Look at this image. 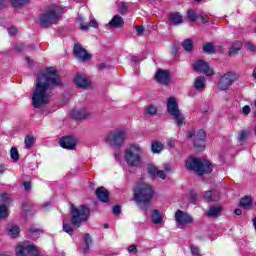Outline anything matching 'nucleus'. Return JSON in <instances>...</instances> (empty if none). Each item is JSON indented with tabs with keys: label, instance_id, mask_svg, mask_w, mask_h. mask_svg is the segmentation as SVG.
Listing matches in <instances>:
<instances>
[{
	"label": "nucleus",
	"instance_id": "nucleus-1",
	"mask_svg": "<svg viewBox=\"0 0 256 256\" xmlns=\"http://www.w3.org/2000/svg\"><path fill=\"white\" fill-rule=\"evenodd\" d=\"M62 81L55 67H49L40 72L36 77V84L32 90V106L41 109L51 103L53 89L61 87Z\"/></svg>",
	"mask_w": 256,
	"mask_h": 256
},
{
	"label": "nucleus",
	"instance_id": "nucleus-2",
	"mask_svg": "<svg viewBox=\"0 0 256 256\" xmlns=\"http://www.w3.org/2000/svg\"><path fill=\"white\" fill-rule=\"evenodd\" d=\"M63 13H65L63 7L53 4L48 6L45 12L38 16L36 23L43 29H47V27H51L55 21L61 19Z\"/></svg>",
	"mask_w": 256,
	"mask_h": 256
},
{
	"label": "nucleus",
	"instance_id": "nucleus-3",
	"mask_svg": "<svg viewBox=\"0 0 256 256\" xmlns=\"http://www.w3.org/2000/svg\"><path fill=\"white\" fill-rule=\"evenodd\" d=\"M144 153L145 150L141 144L133 143L126 147L124 151V159L130 167H139Z\"/></svg>",
	"mask_w": 256,
	"mask_h": 256
},
{
	"label": "nucleus",
	"instance_id": "nucleus-4",
	"mask_svg": "<svg viewBox=\"0 0 256 256\" xmlns=\"http://www.w3.org/2000/svg\"><path fill=\"white\" fill-rule=\"evenodd\" d=\"M153 188L151 185L147 183H140L136 185V188L134 190V199L136 203H138L141 207V205H145V207H149V203L151 199H153Z\"/></svg>",
	"mask_w": 256,
	"mask_h": 256
},
{
	"label": "nucleus",
	"instance_id": "nucleus-5",
	"mask_svg": "<svg viewBox=\"0 0 256 256\" xmlns=\"http://www.w3.org/2000/svg\"><path fill=\"white\" fill-rule=\"evenodd\" d=\"M186 167L198 175H205V173H211V171H213V165L211 162L193 157L186 160Z\"/></svg>",
	"mask_w": 256,
	"mask_h": 256
},
{
	"label": "nucleus",
	"instance_id": "nucleus-6",
	"mask_svg": "<svg viewBox=\"0 0 256 256\" xmlns=\"http://www.w3.org/2000/svg\"><path fill=\"white\" fill-rule=\"evenodd\" d=\"M127 140V131L125 129H116L108 132L104 136V141L111 147H121Z\"/></svg>",
	"mask_w": 256,
	"mask_h": 256
},
{
	"label": "nucleus",
	"instance_id": "nucleus-7",
	"mask_svg": "<svg viewBox=\"0 0 256 256\" xmlns=\"http://www.w3.org/2000/svg\"><path fill=\"white\" fill-rule=\"evenodd\" d=\"M167 109L169 115L174 119L177 127H181L185 123V116L179 110V104L177 103V99L175 97H170L167 100Z\"/></svg>",
	"mask_w": 256,
	"mask_h": 256
},
{
	"label": "nucleus",
	"instance_id": "nucleus-8",
	"mask_svg": "<svg viewBox=\"0 0 256 256\" xmlns=\"http://www.w3.org/2000/svg\"><path fill=\"white\" fill-rule=\"evenodd\" d=\"M90 211L87 206L82 205L80 207L71 208V223L74 227H81V223H85L89 219Z\"/></svg>",
	"mask_w": 256,
	"mask_h": 256
},
{
	"label": "nucleus",
	"instance_id": "nucleus-9",
	"mask_svg": "<svg viewBox=\"0 0 256 256\" xmlns=\"http://www.w3.org/2000/svg\"><path fill=\"white\" fill-rule=\"evenodd\" d=\"M236 81H239V74L231 71L226 72L220 77L218 89L220 91H227Z\"/></svg>",
	"mask_w": 256,
	"mask_h": 256
},
{
	"label": "nucleus",
	"instance_id": "nucleus-10",
	"mask_svg": "<svg viewBox=\"0 0 256 256\" xmlns=\"http://www.w3.org/2000/svg\"><path fill=\"white\" fill-rule=\"evenodd\" d=\"M191 137H194V147H196L198 151H203V149H205V137H207L205 130L200 129L197 132H195V130L189 131L187 138L191 139Z\"/></svg>",
	"mask_w": 256,
	"mask_h": 256
},
{
	"label": "nucleus",
	"instance_id": "nucleus-11",
	"mask_svg": "<svg viewBox=\"0 0 256 256\" xmlns=\"http://www.w3.org/2000/svg\"><path fill=\"white\" fill-rule=\"evenodd\" d=\"M16 256H38L39 248L30 242H24L18 246H16Z\"/></svg>",
	"mask_w": 256,
	"mask_h": 256
},
{
	"label": "nucleus",
	"instance_id": "nucleus-12",
	"mask_svg": "<svg viewBox=\"0 0 256 256\" xmlns=\"http://www.w3.org/2000/svg\"><path fill=\"white\" fill-rule=\"evenodd\" d=\"M174 219L180 229H183V227H187V225H191V223H193V216L182 210L176 211Z\"/></svg>",
	"mask_w": 256,
	"mask_h": 256
},
{
	"label": "nucleus",
	"instance_id": "nucleus-13",
	"mask_svg": "<svg viewBox=\"0 0 256 256\" xmlns=\"http://www.w3.org/2000/svg\"><path fill=\"white\" fill-rule=\"evenodd\" d=\"M11 197L5 192H0V219H7L9 217V210L7 207L11 205Z\"/></svg>",
	"mask_w": 256,
	"mask_h": 256
},
{
	"label": "nucleus",
	"instance_id": "nucleus-14",
	"mask_svg": "<svg viewBox=\"0 0 256 256\" xmlns=\"http://www.w3.org/2000/svg\"><path fill=\"white\" fill-rule=\"evenodd\" d=\"M194 71L198 73H204L207 77L214 75L213 69L209 67V64L205 60H196L192 65Z\"/></svg>",
	"mask_w": 256,
	"mask_h": 256
},
{
	"label": "nucleus",
	"instance_id": "nucleus-15",
	"mask_svg": "<svg viewBox=\"0 0 256 256\" xmlns=\"http://www.w3.org/2000/svg\"><path fill=\"white\" fill-rule=\"evenodd\" d=\"M155 79L157 83H160L161 85H169L171 81V75L167 70H158L155 74Z\"/></svg>",
	"mask_w": 256,
	"mask_h": 256
},
{
	"label": "nucleus",
	"instance_id": "nucleus-16",
	"mask_svg": "<svg viewBox=\"0 0 256 256\" xmlns=\"http://www.w3.org/2000/svg\"><path fill=\"white\" fill-rule=\"evenodd\" d=\"M74 55L80 61H89L91 59V55L79 44L74 45Z\"/></svg>",
	"mask_w": 256,
	"mask_h": 256
},
{
	"label": "nucleus",
	"instance_id": "nucleus-17",
	"mask_svg": "<svg viewBox=\"0 0 256 256\" xmlns=\"http://www.w3.org/2000/svg\"><path fill=\"white\" fill-rule=\"evenodd\" d=\"M77 146V139L73 136H64L60 139V147L63 149H75Z\"/></svg>",
	"mask_w": 256,
	"mask_h": 256
},
{
	"label": "nucleus",
	"instance_id": "nucleus-18",
	"mask_svg": "<svg viewBox=\"0 0 256 256\" xmlns=\"http://www.w3.org/2000/svg\"><path fill=\"white\" fill-rule=\"evenodd\" d=\"M147 169H148V175L152 179H156V177H158L159 179H165L166 177L165 172L163 170H159L157 166L153 164H149Z\"/></svg>",
	"mask_w": 256,
	"mask_h": 256
},
{
	"label": "nucleus",
	"instance_id": "nucleus-19",
	"mask_svg": "<svg viewBox=\"0 0 256 256\" xmlns=\"http://www.w3.org/2000/svg\"><path fill=\"white\" fill-rule=\"evenodd\" d=\"M71 117L73 119H89V116L91 115V112L89 109H80V110H72L70 113Z\"/></svg>",
	"mask_w": 256,
	"mask_h": 256
},
{
	"label": "nucleus",
	"instance_id": "nucleus-20",
	"mask_svg": "<svg viewBox=\"0 0 256 256\" xmlns=\"http://www.w3.org/2000/svg\"><path fill=\"white\" fill-rule=\"evenodd\" d=\"M74 82L77 87H80L81 89H87V87L91 85V82L89 81V79H87V76L85 75H76Z\"/></svg>",
	"mask_w": 256,
	"mask_h": 256
},
{
	"label": "nucleus",
	"instance_id": "nucleus-21",
	"mask_svg": "<svg viewBox=\"0 0 256 256\" xmlns=\"http://www.w3.org/2000/svg\"><path fill=\"white\" fill-rule=\"evenodd\" d=\"M207 86V79L204 76H198L195 78L193 87L196 91H205V87Z\"/></svg>",
	"mask_w": 256,
	"mask_h": 256
},
{
	"label": "nucleus",
	"instance_id": "nucleus-22",
	"mask_svg": "<svg viewBox=\"0 0 256 256\" xmlns=\"http://www.w3.org/2000/svg\"><path fill=\"white\" fill-rule=\"evenodd\" d=\"M170 25H181L183 23V16L179 12H172L168 16Z\"/></svg>",
	"mask_w": 256,
	"mask_h": 256
},
{
	"label": "nucleus",
	"instance_id": "nucleus-23",
	"mask_svg": "<svg viewBox=\"0 0 256 256\" xmlns=\"http://www.w3.org/2000/svg\"><path fill=\"white\" fill-rule=\"evenodd\" d=\"M96 197L101 201L102 203L109 202V192L105 187H100L96 189Z\"/></svg>",
	"mask_w": 256,
	"mask_h": 256
},
{
	"label": "nucleus",
	"instance_id": "nucleus-24",
	"mask_svg": "<svg viewBox=\"0 0 256 256\" xmlns=\"http://www.w3.org/2000/svg\"><path fill=\"white\" fill-rule=\"evenodd\" d=\"M204 199L208 203H211V201H219V199H221V194L217 190L207 191L204 194Z\"/></svg>",
	"mask_w": 256,
	"mask_h": 256
},
{
	"label": "nucleus",
	"instance_id": "nucleus-25",
	"mask_svg": "<svg viewBox=\"0 0 256 256\" xmlns=\"http://www.w3.org/2000/svg\"><path fill=\"white\" fill-rule=\"evenodd\" d=\"M110 27H114V29H121L123 25H125V21L123 20V17L119 15H115L111 21L108 23Z\"/></svg>",
	"mask_w": 256,
	"mask_h": 256
},
{
	"label": "nucleus",
	"instance_id": "nucleus-26",
	"mask_svg": "<svg viewBox=\"0 0 256 256\" xmlns=\"http://www.w3.org/2000/svg\"><path fill=\"white\" fill-rule=\"evenodd\" d=\"M222 211H223V206L214 205L209 208L206 215H207V217H219V215H221Z\"/></svg>",
	"mask_w": 256,
	"mask_h": 256
},
{
	"label": "nucleus",
	"instance_id": "nucleus-27",
	"mask_svg": "<svg viewBox=\"0 0 256 256\" xmlns=\"http://www.w3.org/2000/svg\"><path fill=\"white\" fill-rule=\"evenodd\" d=\"M151 219L154 225H161L163 223V214H161L159 210H153L151 213Z\"/></svg>",
	"mask_w": 256,
	"mask_h": 256
},
{
	"label": "nucleus",
	"instance_id": "nucleus-28",
	"mask_svg": "<svg viewBox=\"0 0 256 256\" xmlns=\"http://www.w3.org/2000/svg\"><path fill=\"white\" fill-rule=\"evenodd\" d=\"M7 233L9 237L15 239V237H19V233H21V229L17 225H9L7 227Z\"/></svg>",
	"mask_w": 256,
	"mask_h": 256
},
{
	"label": "nucleus",
	"instance_id": "nucleus-29",
	"mask_svg": "<svg viewBox=\"0 0 256 256\" xmlns=\"http://www.w3.org/2000/svg\"><path fill=\"white\" fill-rule=\"evenodd\" d=\"M242 47H243V44L241 43V41H235L230 47V50H229L230 56L235 57V55H237V52L241 51Z\"/></svg>",
	"mask_w": 256,
	"mask_h": 256
},
{
	"label": "nucleus",
	"instance_id": "nucleus-30",
	"mask_svg": "<svg viewBox=\"0 0 256 256\" xmlns=\"http://www.w3.org/2000/svg\"><path fill=\"white\" fill-rule=\"evenodd\" d=\"M151 151L156 154L161 153V151H163V144L159 141H153L151 144Z\"/></svg>",
	"mask_w": 256,
	"mask_h": 256
},
{
	"label": "nucleus",
	"instance_id": "nucleus-31",
	"mask_svg": "<svg viewBox=\"0 0 256 256\" xmlns=\"http://www.w3.org/2000/svg\"><path fill=\"white\" fill-rule=\"evenodd\" d=\"M24 143H25L26 149H31V147H33V145L35 143V136H33L31 134L26 136Z\"/></svg>",
	"mask_w": 256,
	"mask_h": 256
},
{
	"label": "nucleus",
	"instance_id": "nucleus-32",
	"mask_svg": "<svg viewBox=\"0 0 256 256\" xmlns=\"http://www.w3.org/2000/svg\"><path fill=\"white\" fill-rule=\"evenodd\" d=\"M251 203H253V199L249 196H245L240 200V207L247 209V207H251Z\"/></svg>",
	"mask_w": 256,
	"mask_h": 256
},
{
	"label": "nucleus",
	"instance_id": "nucleus-33",
	"mask_svg": "<svg viewBox=\"0 0 256 256\" xmlns=\"http://www.w3.org/2000/svg\"><path fill=\"white\" fill-rule=\"evenodd\" d=\"M85 247L83 248V253H89V245L91 244V236L89 234H85L84 237Z\"/></svg>",
	"mask_w": 256,
	"mask_h": 256
},
{
	"label": "nucleus",
	"instance_id": "nucleus-34",
	"mask_svg": "<svg viewBox=\"0 0 256 256\" xmlns=\"http://www.w3.org/2000/svg\"><path fill=\"white\" fill-rule=\"evenodd\" d=\"M10 3L12 7L18 8L23 7V5H27V3H29V0H10Z\"/></svg>",
	"mask_w": 256,
	"mask_h": 256
},
{
	"label": "nucleus",
	"instance_id": "nucleus-35",
	"mask_svg": "<svg viewBox=\"0 0 256 256\" xmlns=\"http://www.w3.org/2000/svg\"><path fill=\"white\" fill-rule=\"evenodd\" d=\"M247 137H249V130H242L238 134V141L243 143V141H247Z\"/></svg>",
	"mask_w": 256,
	"mask_h": 256
},
{
	"label": "nucleus",
	"instance_id": "nucleus-36",
	"mask_svg": "<svg viewBox=\"0 0 256 256\" xmlns=\"http://www.w3.org/2000/svg\"><path fill=\"white\" fill-rule=\"evenodd\" d=\"M62 229L64 233H67L68 235H70V237H72L74 231H73V228L71 227V224L64 222Z\"/></svg>",
	"mask_w": 256,
	"mask_h": 256
},
{
	"label": "nucleus",
	"instance_id": "nucleus-37",
	"mask_svg": "<svg viewBox=\"0 0 256 256\" xmlns=\"http://www.w3.org/2000/svg\"><path fill=\"white\" fill-rule=\"evenodd\" d=\"M203 51L205 53H215V46H213V43H207L203 46Z\"/></svg>",
	"mask_w": 256,
	"mask_h": 256
},
{
	"label": "nucleus",
	"instance_id": "nucleus-38",
	"mask_svg": "<svg viewBox=\"0 0 256 256\" xmlns=\"http://www.w3.org/2000/svg\"><path fill=\"white\" fill-rule=\"evenodd\" d=\"M182 46L184 47L185 51H191V49H193V41H191V39H186L182 43Z\"/></svg>",
	"mask_w": 256,
	"mask_h": 256
},
{
	"label": "nucleus",
	"instance_id": "nucleus-39",
	"mask_svg": "<svg viewBox=\"0 0 256 256\" xmlns=\"http://www.w3.org/2000/svg\"><path fill=\"white\" fill-rule=\"evenodd\" d=\"M187 15L189 21L195 22L197 19H199V14H196L193 10H188Z\"/></svg>",
	"mask_w": 256,
	"mask_h": 256
},
{
	"label": "nucleus",
	"instance_id": "nucleus-40",
	"mask_svg": "<svg viewBox=\"0 0 256 256\" xmlns=\"http://www.w3.org/2000/svg\"><path fill=\"white\" fill-rule=\"evenodd\" d=\"M10 155L13 161H19V151L17 150V148L12 147L10 150Z\"/></svg>",
	"mask_w": 256,
	"mask_h": 256
},
{
	"label": "nucleus",
	"instance_id": "nucleus-41",
	"mask_svg": "<svg viewBox=\"0 0 256 256\" xmlns=\"http://www.w3.org/2000/svg\"><path fill=\"white\" fill-rule=\"evenodd\" d=\"M77 22L80 25V29L82 31H88L89 30V26L87 24H83V16H79Z\"/></svg>",
	"mask_w": 256,
	"mask_h": 256
},
{
	"label": "nucleus",
	"instance_id": "nucleus-42",
	"mask_svg": "<svg viewBox=\"0 0 256 256\" xmlns=\"http://www.w3.org/2000/svg\"><path fill=\"white\" fill-rule=\"evenodd\" d=\"M147 115H156L157 114V108L155 105H150L146 109Z\"/></svg>",
	"mask_w": 256,
	"mask_h": 256
},
{
	"label": "nucleus",
	"instance_id": "nucleus-43",
	"mask_svg": "<svg viewBox=\"0 0 256 256\" xmlns=\"http://www.w3.org/2000/svg\"><path fill=\"white\" fill-rule=\"evenodd\" d=\"M245 49H247V51L253 52L255 51V46L253 44H251V42H247L244 45Z\"/></svg>",
	"mask_w": 256,
	"mask_h": 256
},
{
	"label": "nucleus",
	"instance_id": "nucleus-44",
	"mask_svg": "<svg viewBox=\"0 0 256 256\" xmlns=\"http://www.w3.org/2000/svg\"><path fill=\"white\" fill-rule=\"evenodd\" d=\"M243 115H249L251 113V107L249 105H246L242 108Z\"/></svg>",
	"mask_w": 256,
	"mask_h": 256
},
{
	"label": "nucleus",
	"instance_id": "nucleus-45",
	"mask_svg": "<svg viewBox=\"0 0 256 256\" xmlns=\"http://www.w3.org/2000/svg\"><path fill=\"white\" fill-rule=\"evenodd\" d=\"M118 11L121 13V15H124V13H127V5L121 4Z\"/></svg>",
	"mask_w": 256,
	"mask_h": 256
},
{
	"label": "nucleus",
	"instance_id": "nucleus-46",
	"mask_svg": "<svg viewBox=\"0 0 256 256\" xmlns=\"http://www.w3.org/2000/svg\"><path fill=\"white\" fill-rule=\"evenodd\" d=\"M89 27H93L94 29H97V27H99V23H97V20L91 19L89 22Z\"/></svg>",
	"mask_w": 256,
	"mask_h": 256
},
{
	"label": "nucleus",
	"instance_id": "nucleus-47",
	"mask_svg": "<svg viewBox=\"0 0 256 256\" xmlns=\"http://www.w3.org/2000/svg\"><path fill=\"white\" fill-rule=\"evenodd\" d=\"M8 33H9V35H17V28L11 26V27L8 29Z\"/></svg>",
	"mask_w": 256,
	"mask_h": 256
},
{
	"label": "nucleus",
	"instance_id": "nucleus-48",
	"mask_svg": "<svg viewBox=\"0 0 256 256\" xmlns=\"http://www.w3.org/2000/svg\"><path fill=\"white\" fill-rule=\"evenodd\" d=\"M112 213L114 215H119V213H121V207L119 206H114L113 209H112Z\"/></svg>",
	"mask_w": 256,
	"mask_h": 256
},
{
	"label": "nucleus",
	"instance_id": "nucleus-49",
	"mask_svg": "<svg viewBox=\"0 0 256 256\" xmlns=\"http://www.w3.org/2000/svg\"><path fill=\"white\" fill-rule=\"evenodd\" d=\"M144 32H145V28H143V26L136 27V33H138V35H143Z\"/></svg>",
	"mask_w": 256,
	"mask_h": 256
},
{
	"label": "nucleus",
	"instance_id": "nucleus-50",
	"mask_svg": "<svg viewBox=\"0 0 256 256\" xmlns=\"http://www.w3.org/2000/svg\"><path fill=\"white\" fill-rule=\"evenodd\" d=\"M128 253H137V247L135 245L129 246Z\"/></svg>",
	"mask_w": 256,
	"mask_h": 256
},
{
	"label": "nucleus",
	"instance_id": "nucleus-51",
	"mask_svg": "<svg viewBox=\"0 0 256 256\" xmlns=\"http://www.w3.org/2000/svg\"><path fill=\"white\" fill-rule=\"evenodd\" d=\"M23 185H24L25 191L31 190V182H24Z\"/></svg>",
	"mask_w": 256,
	"mask_h": 256
},
{
	"label": "nucleus",
	"instance_id": "nucleus-52",
	"mask_svg": "<svg viewBox=\"0 0 256 256\" xmlns=\"http://www.w3.org/2000/svg\"><path fill=\"white\" fill-rule=\"evenodd\" d=\"M191 252H192V255H199V248L192 246Z\"/></svg>",
	"mask_w": 256,
	"mask_h": 256
},
{
	"label": "nucleus",
	"instance_id": "nucleus-53",
	"mask_svg": "<svg viewBox=\"0 0 256 256\" xmlns=\"http://www.w3.org/2000/svg\"><path fill=\"white\" fill-rule=\"evenodd\" d=\"M198 19H201L202 23H209V20L201 14H198Z\"/></svg>",
	"mask_w": 256,
	"mask_h": 256
},
{
	"label": "nucleus",
	"instance_id": "nucleus-54",
	"mask_svg": "<svg viewBox=\"0 0 256 256\" xmlns=\"http://www.w3.org/2000/svg\"><path fill=\"white\" fill-rule=\"evenodd\" d=\"M24 49H25V45H23V44H17L15 46L16 51H23Z\"/></svg>",
	"mask_w": 256,
	"mask_h": 256
},
{
	"label": "nucleus",
	"instance_id": "nucleus-55",
	"mask_svg": "<svg viewBox=\"0 0 256 256\" xmlns=\"http://www.w3.org/2000/svg\"><path fill=\"white\" fill-rule=\"evenodd\" d=\"M168 147H175V140H169L167 142Z\"/></svg>",
	"mask_w": 256,
	"mask_h": 256
},
{
	"label": "nucleus",
	"instance_id": "nucleus-56",
	"mask_svg": "<svg viewBox=\"0 0 256 256\" xmlns=\"http://www.w3.org/2000/svg\"><path fill=\"white\" fill-rule=\"evenodd\" d=\"M164 169H165L166 171H173V167H172L171 165H169V164L165 165V166H164Z\"/></svg>",
	"mask_w": 256,
	"mask_h": 256
},
{
	"label": "nucleus",
	"instance_id": "nucleus-57",
	"mask_svg": "<svg viewBox=\"0 0 256 256\" xmlns=\"http://www.w3.org/2000/svg\"><path fill=\"white\" fill-rule=\"evenodd\" d=\"M6 171V168L4 165H0V175H3Z\"/></svg>",
	"mask_w": 256,
	"mask_h": 256
},
{
	"label": "nucleus",
	"instance_id": "nucleus-58",
	"mask_svg": "<svg viewBox=\"0 0 256 256\" xmlns=\"http://www.w3.org/2000/svg\"><path fill=\"white\" fill-rule=\"evenodd\" d=\"M131 61H133L134 63H139V58L137 56H132Z\"/></svg>",
	"mask_w": 256,
	"mask_h": 256
},
{
	"label": "nucleus",
	"instance_id": "nucleus-59",
	"mask_svg": "<svg viewBox=\"0 0 256 256\" xmlns=\"http://www.w3.org/2000/svg\"><path fill=\"white\" fill-rule=\"evenodd\" d=\"M243 211L239 208L235 210V215H242Z\"/></svg>",
	"mask_w": 256,
	"mask_h": 256
},
{
	"label": "nucleus",
	"instance_id": "nucleus-60",
	"mask_svg": "<svg viewBox=\"0 0 256 256\" xmlns=\"http://www.w3.org/2000/svg\"><path fill=\"white\" fill-rule=\"evenodd\" d=\"M5 7V1L0 0V9H3Z\"/></svg>",
	"mask_w": 256,
	"mask_h": 256
},
{
	"label": "nucleus",
	"instance_id": "nucleus-61",
	"mask_svg": "<svg viewBox=\"0 0 256 256\" xmlns=\"http://www.w3.org/2000/svg\"><path fill=\"white\" fill-rule=\"evenodd\" d=\"M26 61H27L28 65H32L31 59L26 58Z\"/></svg>",
	"mask_w": 256,
	"mask_h": 256
},
{
	"label": "nucleus",
	"instance_id": "nucleus-62",
	"mask_svg": "<svg viewBox=\"0 0 256 256\" xmlns=\"http://www.w3.org/2000/svg\"><path fill=\"white\" fill-rule=\"evenodd\" d=\"M104 229H109V224H104Z\"/></svg>",
	"mask_w": 256,
	"mask_h": 256
},
{
	"label": "nucleus",
	"instance_id": "nucleus-63",
	"mask_svg": "<svg viewBox=\"0 0 256 256\" xmlns=\"http://www.w3.org/2000/svg\"><path fill=\"white\" fill-rule=\"evenodd\" d=\"M101 69H105V64H100Z\"/></svg>",
	"mask_w": 256,
	"mask_h": 256
},
{
	"label": "nucleus",
	"instance_id": "nucleus-64",
	"mask_svg": "<svg viewBox=\"0 0 256 256\" xmlns=\"http://www.w3.org/2000/svg\"><path fill=\"white\" fill-rule=\"evenodd\" d=\"M0 256H10L9 254H0Z\"/></svg>",
	"mask_w": 256,
	"mask_h": 256
}]
</instances>
